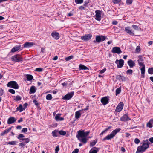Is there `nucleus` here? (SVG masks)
<instances>
[{
    "mask_svg": "<svg viewBox=\"0 0 153 153\" xmlns=\"http://www.w3.org/2000/svg\"><path fill=\"white\" fill-rule=\"evenodd\" d=\"M121 0H113L112 2L114 4H118L120 2Z\"/></svg>",
    "mask_w": 153,
    "mask_h": 153,
    "instance_id": "5fc2aeb1",
    "label": "nucleus"
},
{
    "mask_svg": "<svg viewBox=\"0 0 153 153\" xmlns=\"http://www.w3.org/2000/svg\"><path fill=\"white\" fill-rule=\"evenodd\" d=\"M7 87L15 89L19 88V86L17 83L15 81H12L9 82L7 84Z\"/></svg>",
    "mask_w": 153,
    "mask_h": 153,
    "instance_id": "7ed1b4c3",
    "label": "nucleus"
},
{
    "mask_svg": "<svg viewBox=\"0 0 153 153\" xmlns=\"http://www.w3.org/2000/svg\"><path fill=\"white\" fill-rule=\"evenodd\" d=\"M74 92L72 91L68 93L65 95L63 96L62 99L64 100H69L71 99L74 95Z\"/></svg>",
    "mask_w": 153,
    "mask_h": 153,
    "instance_id": "6e6552de",
    "label": "nucleus"
},
{
    "mask_svg": "<svg viewBox=\"0 0 153 153\" xmlns=\"http://www.w3.org/2000/svg\"><path fill=\"white\" fill-rule=\"evenodd\" d=\"M149 140L152 143H153V137H151L149 139Z\"/></svg>",
    "mask_w": 153,
    "mask_h": 153,
    "instance_id": "774afa93",
    "label": "nucleus"
},
{
    "mask_svg": "<svg viewBox=\"0 0 153 153\" xmlns=\"http://www.w3.org/2000/svg\"><path fill=\"white\" fill-rule=\"evenodd\" d=\"M137 61L138 65L140 67V68L141 71L142 70H145V65L144 63L143 62H141L139 61Z\"/></svg>",
    "mask_w": 153,
    "mask_h": 153,
    "instance_id": "393cba45",
    "label": "nucleus"
},
{
    "mask_svg": "<svg viewBox=\"0 0 153 153\" xmlns=\"http://www.w3.org/2000/svg\"><path fill=\"white\" fill-rule=\"evenodd\" d=\"M139 59L137 61H139L141 62H143V59L142 56H138Z\"/></svg>",
    "mask_w": 153,
    "mask_h": 153,
    "instance_id": "49530a36",
    "label": "nucleus"
},
{
    "mask_svg": "<svg viewBox=\"0 0 153 153\" xmlns=\"http://www.w3.org/2000/svg\"><path fill=\"white\" fill-rule=\"evenodd\" d=\"M92 37V35L91 34H86L84 36H82L81 39L85 41H87L90 40Z\"/></svg>",
    "mask_w": 153,
    "mask_h": 153,
    "instance_id": "4468645a",
    "label": "nucleus"
},
{
    "mask_svg": "<svg viewBox=\"0 0 153 153\" xmlns=\"http://www.w3.org/2000/svg\"><path fill=\"white\" fill-rule=\"evenodd\" d=\"M82 110H79L75 112V118L76 119H78L81 116L82 114L84 112L81 113L82 111Z\"/></svg>",
    "mask_w": 153,
    "mask_h": 153,
    "instance_id": "412c9836",
    "label": "nucleus"
},
{
    "mask_svg": "<svg viewBox=\"0 0 153 153\" xmlns=\"http://www.w3.org/2000/svg\"><path fill=\"white\" fill-rule=\"evenodd\" d=\"M13 127H11L7 129H6L4 130L0 134L1 136H3L5 134H6L9 132L11 130L12 128Z\"/></svg>",
    "mask_w": 153,
    "mask_h": 153,
    "instance_id": "cd10ccee",
    "label": "nucleus"
},
{
    "mask_svg": "<svg viewBox=\"0 0 153 153\" xmlns=\"http://www.w3.org/2000/svg\"><path fill=\"white\" fill-rule=\"evenodd\" d=\"M148 72L149 74H153V68H149L148 70Z\"/></svg>",
    "mask_w": 153,
    "mask_h": 153,
    "instance_id": "79ce46f5",
    "label": "nucleus"
},
{
    "mask_svg": "<svg viewBox=\"0 0 153 153\" xmlns=\"http://www.w3.org/2000/svg\"><path fill=\"white\" fill-rule=\"evenodd\" d=\"M34 45L33 42H27L25 43L23 45V47L24 48H28L31 47Z\"/></svg>",
    "mask_w": 153,
    "mask_h": 153,
    "instance_id": "6ab92c4d",
    "label": "nucleus"
},
{
    "mask_svg": "<svg viewBox=\"0 0 153 153\" xmlns=\"http://www.w3.org/2000/svg\"><path fill=\"white\" fill-rule=\"evenodd\" d=\"M79 70H88V68L86 66L82 65V64H80L79 65Z\"/></svg>",
    "mask_w": 153,
    "mask_h": 153,
    "instance_id": "7c9ffc66",
    "label": "nucleus"
},
{
    "mask_svg": "<svg viewBox=\"0 0 153 153\" xmlns=\"http://www.w3.org/2000/svg\"><path fill=\"white\" fill-rule=\"evenodd\" d=\"M153 124V119H151L147 124V126L149 128H151L152 127Z\"/></svg>",
    "mask_w": 153,
    "mask_h": 153,
    "instance_id": "c85d7f7f",
    "label": "nucleus"
},
{
    "mask_svg": "<svg viewBox=\"0 0 153 153\" xmlns=\"http://www.w3.org/2000/svg\"><path fill=\"white\" fill-rule=\"evenodd\" d=\"M132 28L135 30L138 31L139 30V27L136 25H132Z\"/></svg>",
    "mask_w": 153,
    "mask_h": 153,
    "instance_id": "ea45409f",
    "label": "nucleus"
},
{
    "mask_svg": "<svg viewBox=\"0 0 153 153\" xmlns=\"http://www.w3.org/2000/svg\"><path fill=\"white\" fill-rule=\"evenodd\" d=\"M30 141V140H29L28 139H26L25 141H23L22 142L19 143V146H20L22 148L24 147L25 145L27 143H28Z\"/></svg>",
    "mask_w": 153,
    "mask_h": 153,
    "instance_id": "bb28decb",
    "label": "nucleus"
},
{
    "mask_svg": "<svg viewBox=\"0 0 153 153\" xmlns=\"http://www.w3.org/2000/svg\"><path fill=\"white\" fill-rule=\"evenodd\" d=\"M133 1V0H126V4L128 5H130L132 4Z\"/></svg>",
    "mask_w": 153,
    "mask_h": 153,
    "instance_id": "c03bdc74",
    "label": "nucleus"
},
{
    "mask_svg": "<svg viewBox=\"0 0 153 153\" xmlns=\"http://www.w3.org/2000/svg\"><path fill=\"white\" fill-rule=\"evenodd\" d=\"M89 3V0H86L84 2V5L85 6H86Z\"/></svg>",
    "mask_w": 153,
    "mask_h": 153,
    "instance_id": "4d7b16f0",
    "label": "nucleus"
},
{
    "mask_svg": "<svg viewBox=\"0 0 153 153\" xmlns=\"http://www.w3.org/2000/svg\"><path fill=\"white\" fill-rule=\"evenodd\" d=\"M105 36L102 35H97L95 37V40L93 41L95 43H99L102 42L104 41L106 38Z\"/></svg>",
    "mask_w": 153,
    "mask_h": 153,
    "instance_id": "20e7f679",
    "label": "nucleus"
},
{
    "mask_svg": "<svg viewBox=\"0 0 153 153\" xmlns=\"http://www.w3.org/2000/svg\"><path fill=\"white\" fill-rule=\"evenodd\" d=\"M27 131V128H23L21 131L22 132H26Z\"/></svg>",
    "mask_w": 153,
    "mask_h": 153,
    "instance_id": "13d9d810",
    "label": "nucleus"
},
{
    "mask_svg": "<svg viewBox=\"0 0 153 153\" xmlns=\"http://www.w3.org/2000/svg\"><path fill=\"white\" fill-rule=\"evenodd\" d=\"M101 12L102 11L99 10H97L95 11L96 14L94 17L95 19L96 20L98 21L101 20Z\"/></svg>",
    "mask_w": 153,
    "mask_h": 153,
    "instance_id": "0eeeda50",
    "label": "nucleus"
},
{
    "mask_svg": "<svg viewBox=\"0 0 153 153\" xmlns=\"http://www.w3.org/2000/svg\"><path fill=\"white\" fill-rule=\"evenodd\" d=\"M140 140L137 138H136L134 139V143L137 144H138L140 142Z\"/></svg>",
    "mask_w": 153,
    "mask_h": 153,
    "instance_id": "3c124183",
    "label": "nucleus"
},
{
    "mask_svg": "<svg viewBox=\"0 0 153 153\" xmlns=\"http://www.w3.org/2000/svg\"><path fill=\"white\" fill-rule=\"evenodd\" d=\"M117 65V66L118 68H121L124 65V61L122 59L120 60L117 59L115 62Z\"/></svg>",
    "mask_w": 153,
    "mask_h": 153,
    "instance_id": "9d476101",
    "label": "nucleus"
},
{
    "mask_svg": "<svg viewBox=\"0 0 153 153\" xmlns=\"http://www.w3.org/2000/svg\"><path fill=\"white\" fill-rule=\"evenodd\" d=\"M46 98L48 100H51L52 98V96L51 94H49L46 95Z\"/></svg>",
    "mask_w": 153,
    "mask_h": 153,
    "instance_id": "a19ab883",
    "label": "nucleus"
},
{
    "mask_svg": "<svg viewBox=\"0 0 153 153\" xmlns=\"http://www.w3.org/2000/svg\"><path fill=\"white\" fill-rule=\"evenodd\" d=\"M58 132V131L57 130H55L53 131L52 133V135L54 137H58V136L57 135Z\"/></svg>",
    "mask_w": 153,
    "mask_h": 153,
    "instance_id": "473e14b6",
    "label": "nucleus"
},
{
    "mask_svg": "<svg viewBox=\"0 0 153 153\" xmlns=\"http://www.w3.org/2000/svg\"><path fill=\"white\" fill-rule=\"evenodd\" d=\"M73 56L72 55L68 57H67L65 58V60L66 61H69L71 59H73Z\"/></svg>",
    "mask_w": 153,
    "mask_h": 153,
    "instance_id": "37998d69",
    "label": "nucleus"
},
{
    "mask_svg": "<svg viewBox=\"0 0 153 153\" xmlns=\"http://www.w3.org/2000/svg\"><path fill=\"white\" fill-rule=\"evenodd\" d=\"M97 142V140L96 139L93 141L91 142L90 143V147H93L94 146L96 143Z\"/></svg>",
    "mask_w": 153,
    "mask_h": 153,
    "instance_id": "c9c22d12",
    "label": "nucleus"
},
{
    "mask_svg": "<svg viewBox=\"0 0 153 153\" xmlns=\"http://www.w3.org/2000/svg\"><path fill=\"white\" fill-rule=\"evenodd\" d=\"M58 133L60 135L64 136L66 134L65 131L63 130H60L58 131Z\"/></svg>",
    "mask_w": 153,
    "mask_h": 153,
    "instance_id": "e433bc0d",
    "label": "nucleus"
},
{
    "mask_svg": "<svg viewBox=\"0 0 153 153\" xmlns=\"http://www.w3.org/2000/svg\"><path fill=\"white\" fill-rule=\"evenodd\" d=\"M133 72V70L131 69H128L126 71V73L129 74H132Z\"/></svg>",
    "mask_w": 153,
    "mask_h": 153,
    "instance_id": "8fccbe9b",
    "label": "nucleus"
},
{
    "mask_svg": "<svg viewBox=\"0 0 153 153\" xmlns=\"http://www.w3.org/2000/svg\"><path fill=\"white\" fill-rule=\"evenodd\" d=\"M12 60L16 62L22 61L23 60V58L19 54H16L11 58Z\"/></svg>",
    "mask_w": 153,
    "mask_h": 153,
    "instance_id": "39448f33",
    "label": "nucleus"
},
{
    "mask_svg": "<svg viewBox=\"0 0 153 153\" xmlns=\"http://www.w3.org/2000/svg\"><path fill=\"white\" fill-rule=\"evenodd\" d=\"M126 78L124 77V76H121V77L120 80L122 81V82H125L126 81Z\"/></svg>",
    "mask_w": 153,
    "mask_h": 153,
    "instance_id": "09e8293b",
    "label": "nucleus"
},
{
    "mask_svg": "<svg viewBox=\"0 0 153 153\" xmlns=\"http://www.w3.org/2000/svg\"><path fill=\"white\" fill-rule=\"evenodd\" d=\"M18 143V141H10L8 142V144L12 145H15Z\"/></svg>",
    "mask_w": 153,
    "mask_h": 153,
    "instance_id": "4c0bfd02",
    "label": "nucleus"
},
{
    "mask_svg": "<svg viewBox=\"0 0 153 153\" xmlns=\"http://www.w3.org/2000/svg\"><path fill=\"white\" fill-rule=\"evenodd\" d=\"M79 149L76 148L74 149V151L72 152V153H78L79 152Z\"/></svg>",
    "mask_w": 153,
    "mask_h": 153,
    "instance_id": "052dcab7",
    "label": "nucleus"
},
{
    "mask_svg": "<svg viewBox=\"0 0 153 153\" xmlns=\"http://www.w3.org/2000/svg\"><path fill=\"white\" fill-rule=\"evenodd\" d=\"M111 52L113 53H115L118 54L121 53L122 51L120 47H114L112 48Z\"/></svg>",
    "mask_w": 153,
    "mask_h": 153,
    "instance_id": "9b49d317",
    "label": "nucleus"
},
{
    "mask_svg": "<svg viewBox=\"0 0 153 153\" xmlns=\"http://www.w3.org/2000/svg\"><path fill=\"white\" fill-rule=\"evenodd\" d=\"M123 103L122 102H120L117 106L115 109V111L117 112H120L123 109Z\"/></svg>",
    "mask_w": 153,
    "mask_h": 153,
    "instance_id": "f8f14e48",
    "label": "nucleus"
},
{
    "mask_svg": "<svg viewBox=\"0 0 153 153\" xmlns=\"http://www.w3.org/2000/svg\"><path fill=\"white\" fill-rule=\"evenodd\" d=\"M51 35L52 37L56 40L59 39L60 37L59 33L56 31L52 32L51 34Z\"/></svg>",
    "mask_w": 153,
    "mask_h": 153,
    "instance_id": "f3484780",
    "label": "nucleus"
},
{
    "mask_svg": "<svg viewBox=\"0 0 153 153\" xmlns=\"http://www.w3.org/2000/svg\"><path fill=\"white\" fill-rule=\"evenodd\" d=\"M120 120L125 122L127 121L131 120V119L128 116V114L124 115L120 118Z\"/></svg>",
    "mask_w": 153,
    "mask_h": 153,
    "instance_id": "dca6fc26",
    "label": "nucleus"
},
{
    "mask_svg": "<svg viewBox=\"0 0 153 153\" xmlns=\"http://www.w3.org/2000/svg\"><path fill=\"white\" fill-rule=\"evenodd\" d=\"M121 91V89L120 87L117 88L116 90V95L117 96L118 94L120 93Z\"/></svg>",
    "mask_w": 153,
    "mask_h": 153,
    "instance_id": "58836bf2",
    "label": "nucleus"
},
{
    "mask_svg": "<svg viewBox=\"0 0 153 153\" xmlns=\"http://www.w3.org/2000/svg\"><path fill=\"white\" fill-rule=\"evenodd\" d=\"M106 69L105 68L103 69L102 70L100 71V74H102L104 73L105 71H106Z\"/></svg>",
    "mask_w": 153,
    "mask_h": 153,
    "instance_id": "bf43d9fd",
    "label": "nucleus"
},
{
    "mask_svg": "<svg viewBox=\"0 0 153 153\" xmlns=\"http://www.w3.org/2000/svg\"><path fill=\"white\" fill-rule=\"evenodd\" d=\"M121 77V75H117L116 76V78L117 80H120Z\"/></svg>",
    "mask_w": 153,
    "mask_h": 153,
    "instance_id": "6e6d98bb",
    "label": "nucleus"
},
{
    "mask_svg": "<svg viewBox=\"0 0 153 153\" xmlns=\"http://www.w3.org/2000/svg\"><path fill=\"white\" fill-rule=\"evenodd\" d=\"M17 137L20 142H22V141H23V142L25 141L26 139H28L29 140H30V139L29 138H24L25 136L23 134H19Z\"/></svg>",
    "mask_w": 153,
    "mask_h": 153,
    "instance_id": "2eb2a0df",
    "label": "nucleus"
},
{
    "mask_svg": "<svg viewBox=\"0 0 153 153\" xmlns=\"http://www.w3.org/2000/svg\"><path fill=\"white\" fill-rule=\"evenodd\" d=\"M99 150L98 148L94 147L89 151V153H97Z\"/></svg>",
    "mask_w": 153,
    "mask_h": 153,
    "instance_id": "a878e982",
    "label": "nucleus"
},
{
    "mask_svg": "<svg viewBox=\"0 0 153 153\" xmlns=\"http://www.w3.org/2000/svg\"><path fill=\"white\" fill-rule=\"evenodd\" d=\"M127 63L130 68H133L135 65V63L131 59L129 60Z\"/></svg>",
    "mask_w": 153,
    "mask_h": 153,
    "instance_id": "4be33fe9",
    "label": "nucleus"
},
{
    "mask_svg": "<svg viewBox=\"0 0 153 153\" xmlns=\"http://www.w3.org/2000/svg\"><path fill=\"white\" fill-rule=\"evenodd\" d=\"M26 78L28 81H30L33 78V76L31 75L27 74L26 75Z\"/></svg>",
    "mask_w": 153,
    "mask_h": 153,
    "instance_id": "72a5a7b5",
    "label": "nucleus"
},
{
    "mask_svg": "<svg viewBox=\"0 0 153 153\" xmlns=\"http://www.w3.org/2000/svg\"><path fill=\"white\" fill-rule=\"evenodd\" d=\"M109 97L105 96L102 97L101 100V102L102 104L105 105L109 103Z\"/></svg>",
    "mask_w": 153,
    "mask_h": 153,
    "instance_id": "1a4fd4ad",
    "label": "nucleus"
},
{
    "mask_svg": "<svg viewBox=\"0 0 153 153\" xmlns=\"http://www.w3.org/2000/svg\"><path fill=\"white\" fill-rule=\"evenodd\" d=\"M121 129L120 128H116L114 130L112 131L111 133L110 134L108 135L104 138L103 140V141H105L106 140H109L113 138L117 133L119 132Z\"/></svg>",
    "mask_w": 153,
    "mask_h": 153,
    "instance_id": "f03ea898",
    "label": "nucleus"
},
{
    "mask_svg": "<svg viewBox=\"0 0 153 153\" xmlns=\"http://www.w3.org/2000/svg\"><path fill=\"white\" fill-rule=\"evenodd\" d=\"M90 133V131L85 132L83 131L80 130L78 131L77 135L81 138L86 137Z\"/></svg>",
    "mask_w": 153,
    "mask_h": 153,
    "instance_id": "423d86ee",
    "label": "nucleus"
},
{
    "mask_svg": "<svg viewBox=\"0 0 153 153\" xmlns=\"http://www.w3.org/2000/svg\"><path fill=\"white\" fill-rule=\"evenodd\" d=\"M21 45H16L11 50V52L14 53L15 52L21 49Z\"/></svg>",
    "mask_w": 153,
    "mask_h": 153,
    "instance_id": "b1692460",
    "label": "nucleus"
},
{
    "mask_svg": "<svg viewBox=\"0 0 153 153\" xmlns=\"http://www.w3.org/2000/svg\"><path fill=\"white\" fill-rule=\"evenodd\" d=\"M141 71V74H142L141 76H142V77L144 78L145 77V70H142Z\"/></svg>",
    "mask_w": 153,
    "mask_h": 153,
    "instance_id": "864d4df0",
    "label": "nucleus"
},
{
    "mask_svg": "<svg viewBox=\"0 0 153 153\" xmlns=\"http://www.w3.org/2000/svg\"><path fill=\"white\" fill-rule=\"evenodd\" d=\"M59 146H56L55 149V153H58V152L59 150Z\"/></svg>",
    "mask_w": 153,
    "mask_h": 153,
    "instance_id": "e2e57ef3",
    "label": "nucleus"
},
{
    "mask_svg": "<svg viewBox=\"0 0 153 153\" xmlns=\"http://www.w3.org/2000/svg\"><path fill=\"white\" fill-rule=\"evenodd\" d=\"M61 114H57L55 117V119L56 121H61L64 120V119L63 117H60Z\"/></svg>",
    "mask_w": 153,
    "mask_h": 153,
    "instance_id": "5701e85b",
    "label": "nucleus"
},
{
    "mask_svg": "<svg viewBox=\"0 0 153 153\" xmlns=\"http://www.w3.org/2000/svg\"><path fill=\"white\" fill-rule=\"evenodd\" d=\"M140 50V47L139 46H137L136 49V52H139Z\"/></svg>",
    "mask_w": 153,
    "mask_h": 153,
    "instance_id": "0e129e2a",
    "label": "nucleus"
},
{
    "mask_svg": "<svg viewBox=\"0 0 153 153\" xmlns=\"http://www.w3.org/2000/svg\"><path fill=\"white\" fill-rule=\"evenodd\" d=\"M8 91L9 92H10L13 94H15V91L13 89H9Z\"/></svg>",
    "mask_w": 153,
    "mask_h": 153,
    "instance_id": "603ef678",
    "label": "nucleus"
},
{
    "mask_svg": "<svg viewBox=\"0 0 153 153\" xmlns=\"http://www.w3.org/2000/svg\"><path fill=\"white\" fill-rule=\"evenodd\" d=\"M16 121V119L14 117H10L7 120V123L8 124H12Z\"/></svg>",
    "mask_w": 153,
    "mask_h": 153,
    "instance_id": "a211bd4d",
    "label": "nucleus"
},
{
    "mask_svg": "<svg viewBox=\"0 0 153 153\" xmlns=\"http://www.w3.org/2000/svg\"><path fill=\"white\" fill-rule=\"evenodd\" d=\"M22 99V97L19 95H17L14 98V100L16 101H20Z\"/></svg>",
    "mask_w": 153,
    "mask_h": 153,
    "instance_id": "f704fd0d",
    "label": "nucleus"
},
{
    "mask_svg": "<svg viewBox=\"0 0 153 153\" xmlns=\"http://www.w3.org/2000/svg\"><path fill=\"white\" fill-rule=\"evenodd\" d=\"M36 91V90L35 86H32L30 88V94L35 93Z\"/></svg>",
    "mask_w": 153,
    "mask_h": 153,
    "instance_id": "2f4dec72",
    "label": "nucleus"
},
{
    "mask_svg": "<svg viewBox=\"0 0 153 153\" xmlns=\"http://www.w3.org/2000/svg\"><path fill=\"white\" fill-rule=\"evenodd\" d=\"M3 94V90L2 88H0V96H2Z\"/></svg>",
    "mask_w": 153,
    "mask_h": 153,
    "instance_id": "69168bd1",
    "label": "nucleus"
},
{
    "mask_svg": "<svg viewBox=\"0 0 153 153\" xmlns=\"http://www.w3.org/2000/svg\"><path fill=\"white\" fill-rule=\"evenodd\" d=\"M33 102L34 103V104H35V105L36 106H38L39 104V103L37 101H36V100H34L33 101Z\"/></svg>",
    "mask_w": 153,
    "mask_h": 153,
    "instance_id": "680f3d73",
    "label": "nucleus"
},
{
    "mask_svg": "<svg viewBox=\"0 0 153 153\" xmlns=\"http://www.w3.org/2000/svg\"><path fill=\"white\" fill-rule=\"evenodd\" d=\"M150 144L148 140H143L141 143L142 145L137 147L136 153H143L149 147Z\"/></svg>",
    "mask_w": 153,
    "mask_h": 153,
    "instance_id": "f257e3e1",
    "label": "nucleus"
},
{
    "mask_svg": "<svg viewBox=\"0 0 153 153\" xmlns=\"http://www.w3.org/2000/svg\"><path fill=\"white\" fill-rule=\"evenodd\" d=\"M125 31L128 34L131 36H134V31H132L131 29V28L129 27H125Z\"/></svg>",
    "mask_w": 153,
    "mask_h": 153,
    "instance_id": "ddd939ff",
    "label": "nucleus"
},
{
    "mask_svg": "<svg viewBox=\"0 0 153 153\" xmlns=\"http://www.w3.org/2000/svg\"><path fill=\"white\" fill-rule=\"evenodd\" d=\"M24 110H25L24 108H23L22 107V104H20L19 107L16 108V111H19V112H21Z\"/></svg>",
    "mask_w": 153,
    "mask_h": 153,
    "instance_id": "c756f323",
    "label": "nucleus"
},
{
    "mask_svg": "<svg viewBox=\"0 0 153 153\" xmlns=\"http://www.w3.org/2000/svg\"><path fill=\"white\" fill-rule=\"evenodd\" d=\"M76 137L81 142L83 143L84 144H85L87 142V140L86 137L81 138L78 135H76Z\"/></svg>",
    "mask_w": 153,
    "mask_h": 153,
    "instance_id": "aec40b11",
    "label": "nucleus"
},
{
    "mask_svg": "<svg viewBox=\"0 0 153 153\" xmlns=\"http://www.w3.org/2000/svg\"><path fill=\"white\" fill-rule=\"evenodd\" d=\"M75 2L77 4H82L83 2V0H75Z\"/></svg>",
    "mask_w": 153,
    "mask_h": 153,
    "instance_id": "a18cd8bd",
    "label": "nucleus"
},
{
    "mask_svg": "<svg viewBox=\"0 0 153 153\" xmlns=\"http://www.w3.org/2000/svg\"><path fill=\"white\" fill-rule=\"evenodd\" d=\"M43 70V68H36L35 71L38 72H42Z\"/></svg>",
    "mask_w": 153,
    "mask_h": 153,
    "instance_id": "de8ad7c7",
    "label": "nucleus"
},
{
    "mask_svg": "<svg viewBox=\"0 0 153 153\" xmlns=\"http://www.w3.org/2000/svg\"><path fill=\"white\" fill-rule=\"evenodd\" d=\"M118 23V22L116 20L112 22V24L114 25H117Z\"/></svg>",
    "mask_w": 153,
    "mask_h": 153,
    "instance_id": "338daca9",
    "label": "nucleus"
}]
</instances>
